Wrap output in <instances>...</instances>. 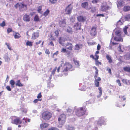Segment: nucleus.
<instances>
[{
    "mask_svg": "<svg viewBox=\"0 0 130 130\" xmlns=\"http://www.w3.org/2000/svg\"><path fill=\"white\" fill-rule=\"evenodd\" d=\"M66 48L70 51L73 50V45L71 43L68 42L66 44Z\"/></svg>",
    "mask_w": 130,
    "mask_h": 130,
    "instance_id": "obj_15",
    "label": "nucleus"
},
{
    "mask_svg": "<svg viewBox=\"0 0 130 130\" xmlns=\"http://www.w3.org/2000/svg\"><path fill=\"white\" fill-rule=\"evenodd\" d=\"M6 88L7 89L8 91H11V89L10 88V87L9 86H7L6 87Z\"/></svg>",
    "mask_w": 130,
    "mask_h": 130,
    "instance_id": "obj_55",
    "label": "nucleus"
},
{
    "mask_svg": "<svg viewBox=\"0 0 130 130\" xmlns=\"http://www.w3.org/2000/svg\"><path fill=\"white\" fill-rule=\"evenodd\" d=\"M123 10L124 12H127L130 11V6H124L123 8Z\"/></svg>",
    "mask_w": 130,
    "mask_h": 130,
    "instance_id": "obj_27",
    "label": "nucleus"
},
{
    "mask_svg": "<svg viewBox=\"0 0 130 130\" xmlns=\"http://www.w3.org/2000/svg\"><path fill=\"white\" fill-rule=\"evenodd\" d=\"M109 6L107 5L106 4L105 5H103L101 6V10L102 11H106L108 10Z\"/></svg>",
    "mask_w": 130,
    "mask_h": 130,
    "instance_id": "obj_12",
    "label": "nucleus"
},
{
    "mask_svg": "<svg viewBox=\"0 0 130 130\" xmlns=\"http://www.w3.org/2000/svg\"><path fill=\"white\" fill-rule=\"evenodd\" d=\"M5 44L7 46L8 48L10 50H12V49L11 48V47L10 46V45L9 43H6Z\"/></svg>",
    "mask_w": 130,
    "mask_h": 130,
    "instance_id": "obj_44",
    "label": "nucleus"
},
{
    "mask_svg": "<svg viewBox=\"0 0 130 130\" xmlns=\"http://www.w3.org/2000/svg\"><path fill=\"white\" fill-rule=\"evenodd\" d=\"M33 42L31 41H27L26 43V45L32 46V45Z\"/></svg>",
    "mask_w": 130,
    "mask_h": 130,
    "instance_id": "obj_39",
    "label": "nucleus"
},
{
    "mask_svg": "<svg viewBox=\"0 0 130 130\" xmlns=\"http://www.w3.org/2000/svg\"><path fill=\"white\" fill-rule=\"evenodd\" d=\"M89 4L87 2H84L81 4V6L82 8L87 9L88 8Z\"/></svg>",
    "mask_w": 130,
    "mask_h": 130,
    "instance_id": "obj_21",
    "label": "nucleus"
},
{
    "mask_svg": "<svg viewBox=\"0 0 130 130\" xmlns=\"http://www.w3.org/2000/svg\"><path fill=\"white\" fill-rule=\"evenodd\" d=\"M123 70L125 71L130 73V67H125L123 68Z\"/></svg>",
    "mask_w": 130,
    "mask_h": 130,
    "instance_id": "obj_32",
    "label": "nucleus"
},
{
    "mask_svg": "<svg viewBox=\"0 0 130 130\" xmlns=\"http://www.w3.org/2000/svg\"><path fill=\"white\" fill-rule=\"evenodd\" d=\"M49 2L52 4H54L56 3L57 0H49Z\"/></svg>",
    "mask_w": 130,
    "mask_h": 130,
    "instance_id": "obj_49",
    "label": "nucleus"
},
{
    "mask_svg": "<svg viewBox=\"0 0 130 130\" xmlns=\"http://www.w3.org/2000/svg\"><path fill=\"white\" fill-rule=\"evenodd\" d=\"M83 45L82 44H77L75 46L74 49L75 50H79V49L82 48Z\"/></svg>",
    "mask_w": 130,
    "mask_h": 130,
    "instance_id": "obj_22",
    "label": "nucleus"
},
{
    "mask_svg": "<svg viewBox=\"0 0 130 130\" xmlns=\"http://www.w3.org/2000/svg\"><path fill=\"white\" fill-rule=\"evenodd\" d=\"M103 121H102L101 120H100L99 121H98L97 122V124L98 125H101L102 123L103 122Z\"/></svg>",
    "mask_w": 130,
    "mask_h": 130,
    "instance_id": "obj_45",
    "label": "nucleus"
},
{
    "mask_svg": "<svg viewBox=\"0 0 130 130\" xmlns=\"http://www.w3.org/2000/svg\"><path fill=\"white\" fill-rule=\"evenodd\" d=\"M67 130H74V127L69 125L67 127Z\"/></svg>",
    "mask_w": 130,
    "mask_h": 130,
    "instance_id": "obj_43",
    "label": "nucleus"
},
{
    "mask_svg": "<svg viewBox=\"0 0 130 130\" xmlns=\"http://www.w3.org/2000/svg\"><path fill=\"white\" fill-rule=\"evenodd\" d=\"M12 29L11 28H8L7 29V32L8 34L10 32H12Z\"/></svg>",
    "mask_w": 130,
    "mask_h": 130,
    "instance_id": "obj_50",
    "label": "nucleus"
},
{
    "mask_svg": "<svg viewBox=\"0 0 130 130\" xmlns=\"http://www.w3.org/2000/svg\"><path fill=\"white\" fill-rule=\"evenodd\" d=\"M12 121L11 123L12 124H15L16 125L20 124L22 122V121L18 117L13 116L11 118Z\"/></svg>",
    "mask_w": 130,
    "mask_h": 130,
    "instance_id": "obj_6",
    "label": "nucleus"
},
{
    "mask_svg": "<svg viewBox=\"0 0 130 130\" xmlns=\"http://www.w3.org/2000/svg\"><path fill=\"white\" fill-rule=\"evenodd\" d=\"M58 42L61 45H63V40L62 39V38L61 37H60L59 38V40L58 41Z\"/></svg>",
    "mask_w": 130,
    "mask_h": 130,
    "instance_id": "obj_42",
    "label": "nucleus"
},
{
    "mask_svg": "<svg viewBox=\"0 0 130 130\" xmlns=\"http://www.w3.org/2000/svg\"><path fill=\"white\" fill-rule=\"evenodd\" d=\"M39 36V33L38 32H34L32 34L31 39L33 40H35L38 38Z\"/></svg>",
    "mask_w": 130,
    "mask_h": 130,
    "instance_id": "obj_16",
    "label": "nucleus"
},
{
    "mask_svg": "<svg viewBox=\"0 0 130 130\" xmlns=\"http://www.w3.org/2000/svg\"><path fill=\"white\" fill-rule=\"evenodd\" d=\"M66 31L69 34H72L73 33V30L72 28L70 26H68L67 27Z\"/></svg>",
    "mask_w": 130,
    "mask_h": 130,
    "instance_id": "obj_19",
    "label": "nucleus"
},
{
    "mask_svg": "<svg viewBox=\"0 0 130 130\" xmlns=\"http://www.w3.org/2000/svg\"><path fill=\"white\" fill-rule=\"evenodd\" d=\"M66 22L65 21V19H63L61 21H59V25L60 27H64L65 25Z\"/></svg>",
    "mask_w": 130,
    "mask_h": 130,
    "instance_id": "obj_17",
    "label": "nucleus"
},
{
    "mask_svg": "<svg viewBox=\"0 0 130 130\" xmlns=\"http://www.w3.org/2000/svg\"><path fill=\"white\" fill-rule=\"evenodd\" d=\"M86 110V107H80L75 110V114L78 117L83 116L85 114Z\"/></svg>",
    "mask_w": 130,
    "mask_h": 130,
    "instance_id": "obj_2",
    "label": "nucleus"
},
{
    "mask_svg": "<svg viewBox=\"0 0 130 130\" xmlns=\"http://www.w3.org/2000/svg\"><path fill=\"white\" fill-rule=\"evenodd\" d=\"M6 23L5 21H3L2 23L0 24V26L2 27H4Z\"/></svg>",
    "mask_w": 130,
    "mask_h": 130,
    "instance_id": "obj_48",
    "label": "nucleus"
},
{
    "mask_svg": "<svg viewBox=\"0 0 130 130\" xmlns=\"http://www.w3.org/2000/svg\"><path fill=\"white\" fill-rule=\"evenodd\" d=\"M97 17L101 16L102 17H104V15L103 14H98L96 15Z\"/></svg>",
    "mask_w": 130,
    "mask_h": 130,
    "instance_id": "obj_61",
    "label": "nucleus"
},
{
    "mask_svg": "<svg viewBox=\"0 0 130 130\" xmlns=\"http://www.w3.org/2000/svg\"><path fill=\"white\" fill-rule=\"evenodd\" d=\"M96 29L97 27L95 26H93L90 31V34L92 36H94L96 35Z\"/></svg>",
    "mask_w": 130,
    "mask_h": 130,
    "instance_id": "obj_8",
    "label": "nucleus"
},
{
    "mask_svg": "<svg viewBox=\"0 0 130 130\" xmlns=\"http://www.w3.org/2000/svg\"><path fill=\"white\" fill-rule=\"evenodd\" d=\"M57 69V67H55L53 70L52 71V74L54 75L55 73V72L56 70Z\"/></svg>",
    "mask_w": 130,
    "mask_h": 130,
    "instance_id": "obj_52",
    "label": "nucleus"
},
{
    "mask_svg": "<svg viewBox=\"0 0 130 130\" xmlns=\"http://www.w3.org/2000/svg\"><path fill=\"white\" fill-rule=\"evenodd\" d=\"M77 19L79 22L84 23L86 21L87 18L86 16L80 15L77 17Z\"/></svg>",
    "mask_w": 130,
    "mask_h": 130,
    "instance_id": "obj_9",
    "label": "nucleus"
},
{
    "mask_svg": "<svg viewBox=\"0 0 130 130\" xmlns=\"http://www.w3.org/2000/svg\"><path fill=\"white\" fill-rule=\"evenodd\" d=\"M23 20L25 21L29 22L30 21V17L29 15L25 14L23 17Z\"/></svg>",
    "mask_w": 130,
    "mask_h": 130,
    "instance_id": "obj_13",
    "label": "nucleus"
},
{
    "mask_svg": "<svg viewBox=\"0 0 130 130\" xmlns=\"http://www.w3.org/2000/svg\"><path fill=\"white\" fill-rule=\"evenodd\" d=\"M42 118L43 120L45 121H48L52 117V114L48 111H44L41 114Z\"/></svg>",
    "mask_w": 130,
    "mask_h": 130,
    "instance_id": "obj_3",
    "label": "nucleus"
},
{
    "mask_svg": "<svg viewBox=\"0 0 130 130\" xmlns=\"http://www.w3.org/2000/svg\"><path fill=\"white\" fill-rule=\"evenodd\" d=\"M45 52L46 54L48 55H49L50 53L49 50L47 49L46 50Z\"/></svg>",
    "mask_w": 130,
    "mask_h": 130,
    "instance_id": "obj_56",
    "label": "nucleus"
},
{
    "mask_svg": "<svg viewBox=\"0 0 130 130\" xmlns=\"http://www.w3.org/2000/svg\"><path fill=\"white\" fill-rule=\"evenodd\" d=\"M14 38L15 39H19L21 37L20 34L18 32H15V34L14 35Z\"/></svg>",
    "mask_w": 130,
    "mask_h": 130,
    "instance_id": "obj_29",
    "label": "nucleus"
},
{
    "mask_svg": "<svg viewBox=\"0 0 130 130\" xmlns=\"http://www.w3.org/2000/svg\"><path fill=\"white\" fill-rule=\"evenodd\" d=\"M60 31V30L59 29H57L55 31L54 33L55 34V35L56 37H58V36L59 32Z\"/></svg>",
    "mask_w": 130,
    "mask_h": 130,
    "instance_id": "obj_34",
    "label": "nucleus"
},
{
    "mask_svg": "<svg viewBox=\"0 0 130 130\" xmlns=\"http://www.w3.org/2000/svg\"><path fill=\"white\" fill-rule=\"evenodd\" d=\"M73 67L72 64L69 62H66L64 64L61 69L62 73L66 75H67V72L68 71L72 70Z\"/></svg>",
    "mask_w": 130,
    "mask_h": 130,
    "instance_id": "obj_1",
    "label": "nucleus"
},
{
    "mask_svg": "<svg viewBox=\"0 0 130 130\" xmlns=\"http://www.w3.org/2000/svg\"><path fill=\"white\" fill-rule=\"evenodd\" d=\"M117 83H118V84L119 86H121V84L120 83V80L119 79H118L116 81Z\"/></svg>",
    "mask_w": 130,
    "mask_h": 130,
    "instance_id": "obj_53",
    "label": "nucleus"
},
{
    "mask_svg": "<svg viewBox=\"0 0 130 130\" xmlns=\"http://www.w3.org/2000/svg\"><path fill=\"white\" fill-rule=\"evenodd\" d=\"M128 27L126 26H125L123 28V31L125 34L126 35H127V29L128 28Z\"/></svg>",
    "mask_w": 130,
    "mask_h": 130,
    "instance_id": "obj_37",
    "label": "nucleus"
},
{
    "mask_svg": "<svg viewBox=\"0 0 130 130\" xmlns=\"http://www.w3.org/2000/svg\"><path fill=\"white\" fill-rule=\"evenodd\" d=\"M125 57L126 60L130 59V53H127L125 55Z\"/></svg>",
    "mask_w": 130,
    "mask_h": 130,
    "instance_id": "obj_35",
    "label": "nucleus"
},
{
    "mask_svg": "<svg viewBox=\"0 0 130 130\" xmlns=\"http://www.w3.org/2000/svg\"><path fill=\"white\" fill-rule=\"evenodd\" d=\"M42 100V99H36L34 100L33 101V102L35 103H37L38 101H41Z\"/></svg>",
    "mask_w": 130,
    "mask_h": 130,
    "instance_id": "obj_51",
    "label": "nucleus"
},
{
    "mask_svg": "<svg viewBox=\"0 0 130 130\" xmlns=\"http://www.w3.org/2000/svg\"><path fill=\"white\" fill-rule=\"evenodd\" d=\"M90 57L92 58L93 59L95 60V64L96 66H99V65H101L102 64V63L98 60L99 58H94V56L93 55H91L90 56Z\"/></svg>",
    "mask_w": 130,
    "mask_h": 130,
    "instance_id": "obj_10",
    "label": "nucleus"
},
{
    "mask_svg": "<svg viewBox=\"0 0 130 130\" xmlns=\"http://www.w3.org/2000/svg\"><path fill=\"white\" fill-rule=\"evenodd\" d=\"M99 0H93L92 1V3H96L98 2Z\"/></svg>",
    "mask_w": 130,
    "mask_h": 130,
    "instance_id": "obj_63",
    "label": "nucleus"
},
{
    "mask_svg": "<svg viewBox=\"0 0 130 130\" xmlns=\"http://www.w3.org/2000/svg\"><path fill=\"white\" fill-rule=\"evenodd\" d=\"M66 116L64 114L60 115L58 118V120L60 124L63 125L66 122Z\"/></svg>",
    "mask_w": 130,
    "mask_h": 130,
    "instance_id": "obj_5",
    "label": "nucleus"
},
{
    "mask_svg": "<svg viewBox=\"0 0 130 130\" xmlns=\"http://www.w3.org/2000/svg\"><path fill=\"white\" fill-rule=\"evenodd\" d=\"M124 19L128 21L130 19V14H128L125 15Z\"/></svg>",
    "mask_w": 130,
    "mask_h": 130,
    "instance_id": "obj_38",
    "label": "nucleus"
},
{
    "mask_svg": "<svg viewBox=\"0 0 130 130\" xmlns=\"http://www.w3.org/2000/svg\"><path fill=\"white\" fill-rule=\"evenodd\" d=\"M9 83L11 85V86L12 88H13L14 87V85L15 84V82L14 80H11L10 81Z\"/></svg>",
    "mask_w": 130,
    "mask_h": 130,
    "instance_id": "obj_30",
    "label": "nucleus"
},
{
    "mask_svg": "<svg viewBox=\"0 0 130 130\" xmlns=\"http://www.w3.org/2000/svg\"><path fill=\"white\" fill-rule=\"evenodd\" d=\"M23 122L24 123V122L25 123L27 122V121L28 122H30V119L25 118H24L23 119Z\"/></svg>",
    "mask_w": 130,
    "mask_h": 130,
    "instance_id": "obj_40",
    "label": "nucleus"
},
{
    "mask_svg": "<svg viewBox=\"0 0 130 130\" xmlns=\"http://www.w3.org/2000/svg\"><path fill=\"white\" fill-rule=\"evenodd\" d=\"M116 36L114 38L115 40L117 41H123V39L122 37L120 32L119 31H117L116 32Z\"/></svg>",
    "mask_w": 130,
    "mask_h": 130,
    "instance_id": "obj_4",
    "label": "nucleus"
},
{
    "mask_svg": "<svg viewBox=\"0 0 130 130\" xmlns=\"http://www.w3.org/2000/svg\"><path fill=\"white\" fill-rule=\"evenodd\" d=\"M101 48V46L99 44H98L97 46V50L99 51Z\"/></svg>",
    "mask_w": 130,
    "mask_h": 130,
    "instance_id": "obj_62",
    "label": "nucleus"
},
{
    "mask_svg": "<svg viewBox=\"0 0 130 130\" xmlns=\"http://www.w3.org/2000/svg\"><path fill=\"white\" fill-rule=\"evenodd\" d=\"M42 97V95L41 94V92L39 93L38 94V95L37 96V98L38 99H39L40 98H41Z\"/></svg>",
    "mask_w": 130,
    "mask_h": 130,
    "instance_id": "obj_57",
    "label": "nucleus"
},
{
    "mask_svg": "<svg viewBox=\"0 0 130 130\" xmlns=\"http://www.w3.org/2000/svg\"><path fill=\"white\" fill-rule=\"evenodd\" d=\"M93 68H94L96 70V71L95 72V75L94 76V78H97L98 77L99 75L98 70L97 68L96 67H93Z\"/></svg>",
    "mask_w": 130,
    "mask_h": 130,
    "instance_id": "obj_28",
    "label": "nucleus"
},
{
    "mask_svg": "<svg viewBox=\"0 0 130 130\" xmlns=\"http://www.w3.org/2000/svg\"><path fill=\"white\" fill-rule=\"evenodd\" d=\"M95 78L94 83L96 87H99V82L101 80V78L100 77H98V78Z\"/></svg>",
    "mask_w": 130,
    "mask_h": 130,
    "instance_id": "obj_14",
    "label": "nucleus"
},
{
    "mask_svg": "<svg viewBox=\"0 0 130 130\" xmlns=\"http://www.w3.org/2000/svg\"><path fill=\"white\" fill-rule=\"evenodd\" d=\"M71 4H70L67 6L65 9V11L67 12L66 13L67 14H71L72 9V7L71 6Z\"/></svg>",
    "mask_w": 130,
    "mask_h": 130,
    "instance_id": "obj_11",
    "label": "nucleus"
},
{
    "mask_svg": "<svg viewBox=\"0 0 130 130\" xmlns=\"http://www.w3.org/2000/svg\"><path fill=\"white\" fill-rule=\"evenodd\" d=\"M61 52L62 53H65L67 55H69L70 54V51L67 50L66 48H62L61 50Z\"/></svg>",
    "mask_w": 130,
    "mask_h": 130,
    "instance_id": "obj_23",
    "label": "nucleus"
},
{
    "mask_svg": "<svg viewBox=\"0 0 130 130\" xmlns=\"http://www.w3.org/2000/svg\"><path fill=\"white\" fill-rule=\"evenodd\" d=\"M48 130H59L56 127H52L49 128Z\"/></svg>",
    "mask_w": 130,
    "mask_h": 130,
    "instance_id": "obj_47",
    "label": "nucleus"
},
{
    "mask_svg": "<svg viewBox=\"0 0 130 130\" xmlns=\"http://www.w3.org/2000/svg\"><path fill=\"white\" fill-rule=\"evenodd\" d=\"M49 124L47 123H44L40 124V126L41 129H43L48 127Z\"/></svg>",
    "mask_w": 130,
    "mask_h": 130,
    "instance_id": "obj_20",
    "label": "nucleus"
},
{
    "mask_svg": "<svg viewBox=\"0 0 130 130\" xmlns=\"http://www.w3.org/2000/svg\"><path fill=\"white\" fill-rule=\"evenodd\" d=\"M106 57L107 60H108L109 63H111L112 62V60L111 57L109 55H107L106 56Z\"/></svg>",
    "mask_w": 130,
    "mask_h": 130,
    "instance_id": "obj_25",
    "label": "nucleus"
},
{
    "mask_svg": "<svg viewBox=\"0 0 130 130\" xmlns=\"http://www.w3.org/2000/svg\"><path fill=\"white\" fill-rule=\"evenodd\" d=\"M107 70L108 71L109 73L110 74H111V70L110 68H107Z\"/></svg>",
    "mask_w": 130,
    "mask_h": 130,
    "instance_id": "obj_60",
    "label": "nucleus"
},
{
    "mask_svg": "<svg viewBox=\"0 0 130 130\" xmlns=\"http://www.w3.org/2000/svg\"><path fill=\"white\" fill-rule=\"evenodd\" d=\"M98 89L100 91L99 94L98 96V97L99 98L100 97L102 94V90L101 87H100L98 88Z\"/></svg>",
    "mask_w": 130,
    "mask_h": 130,
    "instance_id": "obj_41",
    "label": "nucleus"
},
{
    "mask_svg": "<svg viewBox=\"0 0 130 130\" xmlns=\"http://www.w3.org/2000/svg\"><path fill=\"white\" fill-rule=\"evenodd\" d=\"M118 48H119V51L120 52H123V51L121 49V44H120L118 47Z\"/></svg>",
    "mask_w": 130,
    "mask_h": 130,
    "instance_id": "obj_54",
    "label": "nucleus"
},
{
    "mask_svg": "<svg viewBox=\"0 0 130 130\" xmlns=\"http://www.w3.org/2000/svg\"><path fill=\"white\" fill-rule=\"evenodd\" d=\"M74 28L76 30L81 29L80 26H79L78 23H76L74 25Z\"/></svg>",
    "mask_w": 130,
    "mask_h": 130,
    "instance_id": "obj_24",
    "label": "nucleus"
},
{
    "mask_svg": "<svg viewBox=\"0 0 130 130\" xmlns=\"http://www.w3.org/2000/svg\"><path fill=\"white\" fill-rule=\"evenodd\" d=\"M16 83L15 84V85L19 87H21L23 86V84L21 82L20 80H18L17 81Z\"/></svg>",
    "mask_w": 130,
    "mask_h": 130,
    "instance_id": "obj_26",
    "label": "nucleus"
},
{
    "mask_svg": "<svg viewBox=\"0 0 130 130\" xmlns=\"http://www.w3.org/2000/svg\"><path fill=\"white\" fill-rule=\"evenodd\" d=\"M67 111L68 112H71L72 111V109L70 108H68L67 110Z\"/></svg>",
    "mask_w": 130,
    "mask_h": 130,
    "instance_id": "obj_59",
    "label": "nucleus"
},
{
    "mask_svg": "<svg viewBox=\"0 0 130 130\" xmlns=\"http://www.w3.org/2000/svg\"><path fill=\"white\" fill-rule=\"evenodd\" d=\"M117 6L118 7H121L123 5L124 3L123 0H118Z\"/></svg>",
    "mask_w": 130,
    "mask_h": 130,
    "instance_id": "obj_18",
    "label": "nucleus"
},
{
    "mask_svg": "<svg viewBox=\"0 0 130 130\" xmlns=\"http://www.w3.org/2000/svg\"><path fill=\"white\" fill-rule=\"evenodd\" d=\"M42 42L41 40H39L38 42H36L35 43V44L36 45H38L40 43Z\"/></svg>",
    "mask_w": 130,
    "mask_h": 130,
    "instance_id": "obj_64",
    "label": "nucleus"
},
{
    "mask_svg": "<svg viewBox=\"0 0 130 130\" xmlns=\"http://www.w3.org/2000/svg\"><path fill=\"white\" fill-rule=\"evenodd\" d=\"M58 51H57L56 52H55V53H54L53 54V57L54 58V55H56V56H57V55L58 54Z\"/></svg>",
    "mask_w": 130,
    "mask_h": 130,
    "instance_id": "obj_58",
    "label": "nucleus"
},
{
    "mask_svg": "<svg viewBox=\"0 0 130 130\" xmlns=\"http://www.w3.org/2000/svg\"><path fill=\"white\" fill-rule=\"evenodd\" d=\"M50 12L49 10L48 9H47L43 13V15L44 16L46 17L48 15Z\"/></svg>",
    "mask_w": 130,
    "mask_h": 130,
    "instance_id": "obj_36",
    "label": "nucleus"
},
{
    "mask_svg": "<svg viewBox=\"0 0 130 130\" xmlns=\"http://www.w3.org/2000/svg\"><path fill=\"white\" fill-rule=\"evenodd\" d=\"M99 53V51H97L96 52L95 54V57H94V58H99V56L98 55V54Z\"/></svg>",
    "mask_w": 130,
    "mask_h": 130,
    "instance_id": "obj_46",
    "label": "nucleus"
},
{
    "mask_svg": "<svg viewBox=\"0 0 130 130\" xmlns=\"http://www.w3.org/2000/svg\"><path fill=\"white\" fill-rule=\"evenodd\" d=\"M14 6L16 9L19 8V10L20 11H21L22 9L24 8V7H25L27 8V5L21 3H18L14 5Z\"/></svg>",
    "mask_w": 130,
    "mask_h": 130,
    "instance_id": "obj_7",
    "label": "nucleus"
},
{
    "mask_svg": "<svg viewBox=\"0 0 130 130\" xmlns=\"http://www.w3.org/2000/svg\"><path fill=\"white\" fill-rule=\"evenodd\" d=\"M34 21L36 22L40 21V19L39 17V16L38 15H36L35 16L34 18Z\"/></svg>",
    "mask_w": 130,
    "mask_h": 130,
    "instance_id": "obj_31",
    "label": "nucleus"
},
{
    "mask_svg": "<svg viewBox=\"0 0 130 130\" xmlns=\"http://www.w3.org/2000/svg\"><path fill=\"white\" fill-rule=\"evenodd\" d=\"M74 62L75 65L77 67H78L79 66V61L77 60H76L75 59L73 60Z\"/></svg>",
    "mask_w": 130,
    "mask_h": 130,
    "instance_id": "obj_33",
    "label": "nucleus"
}]
</instances>
